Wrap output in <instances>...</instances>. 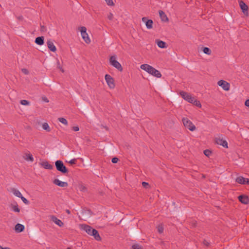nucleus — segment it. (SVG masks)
<instances>
[{
  "mask_svg": "<svg viewBox=\"0 0 249 249\" xmlns=\"http://www.w3.org/2000/svg\"><path fill=\"white\" fill-rule=\"evenodd\" d=\"M79 29L82 37L84 41L87 44L90 43V39L87 33V28L83 26L80 27Z\"/></svg>",
  "mask_w": 249,
  "mask_h": 249,
  "instance_id": "5",
  "label": "nucleus"
},
{
  "mask_svg": "<svg viewBox=\"0 0 249 249\" xmlns=\"http://www.w3.org/2000/svg\"><path fill=\"white\" fill-rule=\"evenodd\" d=\"M118 159L117 158H113L111 160V161L113 163H116L118 161Z\"/></svg>",
  "mask_w": 249,
  "mask_h": 249,
  "instance_id": "37",
  "label": "nucleus"
},
{
  "mask_svg": "<svg viewBox=\"0 0 249 249\" xmlns=\"http://www.w3.org/2000/svg\"><path fill=\"white\" fill-rule=\"evenodd\" d=\"M41 166L47 169H52L53 168V165L50 164L48 161H44L41 163Z\"/></svg>",
  "mask_w": 249,
  "mask_h": 249,
  "instance_id": "21",
  "label": "nucleus"
},
{
  "mask_svg": "<svg viewBox=\"0 0 249 249\" xmlns=\"http://www.w3.org/2000/svg\"><path fill=\"white\" fill-rule=\"evenodd\" d=\"M42 128L47 132H50L51 130L49 124L47 123H44L42 124Z\"/></svg>",
  "mask_w": 249,
  "mask_h": 249,
  "instance_id": "26",
  "label": "nucleus"
},
{
  "mask_svg": "<svg viewBox=\"0 0 249 249\" xmlns=\"http://www.w3.org/2000/svg\"><path fill=\"white\" fill-rule=\"evenodd\" d=\"M142 21L145 23L146 28L148 29H151L153 28V22L151 19H148L147 18L143 17L142 18Z\"/></svg>",
  "mask_w": 249,
  "mask_h": 249,
  "instance_id": "12",
  "label": "nucleus"
},
{
  "mask_svg": "<svg viewBox=\"0 0 249 249\" xmlns=\"http://www.w3.org/2000/svg\"><path fill=\"white\" fill-rule=\"evenodd\" d=\"M20 104L22 105H29V102L26 100H22L20 101Z\"/></svg>",
  "mask_w": 249,
  "mask_h": 249,
  "instance_id": "34",
  "label": "nucleus"
},
{
  "mask_svg": "<svg viewBox=\"0 0 249 249\" xmlns=\"http://www.w3.org/2000/svg\"><path fill=\"white\" fill-rule=\"evenodd\" d=\"M72 129L74 131H78L79 130V127L78 126H74L72 127Z\"/></svg>",
  "mask_w": 249,
  "mask_h": 249,
  "instance_id": "38",
  "label": "nucleus"
},
{
  "mask_svg": "<svg viewBox=\"0 0 249 249\" xmlns=\"http://www.w3.org/2000/svg\"><path fill=\"white\" fill-rule=\"evenodd\" d=\"M239 4L242 12L245 15L248 16V6L242 0L239 1Z\"/></svg>",
  "mask_w": 249,
  "mask_h": 249,
  "instance_id": "10",
  "label": "nucleus"
},
{
  "mask_svg": "<svg viewBox=\"0 0 249 249\" xmlns=\"http://www.w3.org/2000/svg\"><path fill=\"white\" fill-rule=\"evenodd\" d=\"M217 85L224 90L228 91L230 88V84L226 81L220 80L217 82Z\"/></svg>",
  "mask_w": 249,
  "mask_h": 249,
  "instance_id": "9",
  "label": "nucleus"
},
{
  "mask_svg": "<svg viewBox=\"0 0 249 249\" xmlns=\"http://www.w3.org/2000/svg\"><path fill=\"white\" fill-rule=\"evenodd\" d=\"M35 42L39 45H42L44 44V37L39 36L36 38Z\"/></svg>",
  "mask_w": 249,
  "mask_h": 249,
  "instance_id": "23",
  "label": "nucleus"
},
{
  "mask_svg": "<svg viewBox=\"0 0 249 249\" xmlns=\"http://www.w3.org/2000/svg\"><path fill=\"white\" fill-rule=\"evenodd\" d=\"M76 159H71L70 161H69V163H71V164H75V162H76Z\"/></svg>",
  "mask_w": 249,
  "mask_h": 249,
  "instance_id": "41",
  "label": "nucleus"
},
{
  "mask_svg": "<svg viewBox=\"0 0 249 249\" xmlns=\"http://www.w3.org/2000/svg\"><path fill=\"white\" fill-rule=\"evenodd\" d=\"M113 14L111 13H109V14L107 16V18L109 20H112L113 19Z\"/></svg>",
  "mask_w": 249,
  "mask_h": 249,
  "instance_id": "39",
  "label": "nucleus"
},
{
  "mask_svg": "<svg viewBox=\"0 0 249 249\" xmlns=\"http://www.w3.org/2000/svg\"><path fill=\"white\" fill-rule=\"evenodd\" d=\"M21 71H22V72L23 73H24V74H29V71H28V70L27 69H22Z\"/></svg>",
  "mask_w": 249,
  "mask_h": 249,
  "instance_id": "40",
  "label": "nucleus"
},
{
  "mask_svg": "<svg viewBox=\"0 0 249 249\" xmlns=\"http://www.w3.org/2000/svg\"><path fill=\"white\" fill-rule=\"evenodd\" d=\"M55 166L56 169L61 172L63 174H66L68 172V170L64 165L62 161L58 160H56L55 162Z\"/></svg>",
  "mask_w": 249,
  "mask_h": 249,
  "instance_id": "3",
  "label": "nucleus"
},
{
  "mask_svg": "<svg viewBox=\"0 0 249 249\" xmlns=\"http://www.w3.org/2000/svg\"><path fill=\"white\" fill-rule=\"evenodd\" d=\"M1 249H11L9 248H8V247H6V248H2V247Z\"/></svg>",
  "mask_w": 249,
  "mask_h": 249,
  "instance_id": "45",
  "label": "nucleus"
},
{
  "mask_svg": "<svg viewBox=\"0 0 249 249\" xmlns=\"http://www.w3.org/2000/svg\"><path fill=\"white\" fill-rule=\"evenodd\" d=\"M11 207L13 211L18 213L20 212V209L18 208V205L17 204L16 205H12Z\"/></svg>",
  "mask_w": 249,
  "mask_h": 249,
  "instance_id": "27",
  "label": "nucleus"
},
{
  "mask_svg": "<svg viewBox=\"0 0 249 249\" xmlns=\"http://www.w3.org/2000/svg\"><path fill=\"white\" fill-rule=\"evenodd\" d=\"M158 231L160 233H162L164 231L163 226L162 224L159 225L157 227Z\"/></svg>",
  "mask_w": 249,
  "mask_h": 249,
  "instance_id": "31",
  "label": "nucleus"
},
{
  "mask_svg": "<svg viewBox=\"0 0 249 249\" xmlns=\"http://www.w3.org/2000/svg\"><path fill=\"white\" fill-rule=\"evenodd\" d=\"M236 182L240 184H249V179L239 176L236 178Z\"/></svg>",
  "mask_w": 249,
  "mask_h": 249,
  "instance_id": "11",
  "label": "nucleus"
},
{
  "mask_svg": "<svg viewBox=\"0 0 249 249\" xmlns=\"http://www.w3.org/2000/svg\"><path fill=\"white\" fill-rule=\"evenodd\" d=\"M132 249H143L142 246L139 244H134L132 246Z\"/></svg>",
  "mask_w": 249,
  "mask_h": 249,
  "instance_id": "32",
  "label": "nucleus"
},
{
  "mask_svg": "<svg viewBox=\"0 0 249 249\" xmlns=\"http://www.w3.org/2000/svg\"><path fill=\"white\" fill-rule=\"evenodd\" d=\"M179 94L181 97L190 103H193L194 97H192L191 95L186 92L181 91L180 92Z\"/></svg>",
  "mask_w": 249,
  "mask_h": 249,
  "instance_id": "7",
  "label": "nucleus"
},
{
  "mask_svg": "<svg viewBox=\"0 0 249 249\" xmlns=\"http://www.w3.org/2000/svg\"><path fill=\"white\" fill-rule=\"evenodd\" d=\"M66 249H71V248H70V247H68V248H67Z\"/></svg>",
  "mask_w": 249,
  "mask_h": 249,
  "instance_id": "49",
  "label": "nucleus"
},
{
  "mask_svg": "<svg viewBox=\"0 0 249 249\" xmlns=\"http://www.w3.org/2000/svg\"><path fill=\"white\" fill-rule=\"evenodd\" d=\"M107 3V4L109 6H113L114 5V3L112 0H105Z\"/></svg>",
  "mask_w": 249,
  "mask_h": 249,
  "instance_id": "33",
  "label": "nucleus"
},
{
  "mask_svg": "<svg viewBox=\"0 0 249 249\" xmlns=\"http://www.w3.org/2000/svg\"><path fill=\"white\" fill-rule=\"evenodd\" d=\"M245 105L246 106L249 107V99H248L245 101Z\"/></svg>",
  "mask_w": 249,
  "mask_h": 249,
  "instance_id": "42",
  "label": "nucleus"
},
{
  "mask_svg": "<svg viewBox=\"0 0 249 249\" xmlns=\"http://www.w3.org/2000/svg\"><path fill=\"white\" fill-rule=\"evenodd\" d=\"M85 189V188L84 187H82V190Z\"/></svg>",
  "mask_w": 249,
  "mask_h": 249,
  "instance_id": "48",
  "label": "nucleus"
},
{
  "mask_svg": "<svg viewBox=\"0 0 249 249\" xmlns=\"http://www.w3.org/2000/svg\"><path fill=\"white\" fill-rule=\"evenodd\" d=\"M105 78L109 88L111 89H114L115 84L114 79L109 74H106Z\"/></svg>",
  "mask_w": 249,
  "mask_h": 249,
  "instance_id": "6",
  "label": "nucleus"
},
{
  "mask_svg": "<svg viewBox=\"0 0 249 249\" xmlns=\"http://www.w3.org/2000/svg\"><path fill=\"white\" fill-rule=\"evenodd\" d=\"M182 122L184 126L189 130L193 131L196 130V127L193 123L187 118H182Z\"/></svg>",
  "mask_w": 249,
  "mask_h": 249,
  "instance_id": "4",
  "label": "nucleus"
},
{
  "mask_svg": "<svg viewBox=\"0 0 249 249\" xmlns=\"http://www.w3.org/2000/svg\"><path fill=\"white\" fill-rule=\"evenodd\" d=\"M217 144L223 146L224 147H228V143L226 141L221 139H217L216 140Z\"/></svg>",
  "mask_w": 249,
  "mask_h": 249,
  "instance_id": "18",
  "label": "nucleus"
},
{
  "mask_svg": "<svg viewBox=\"0 0 249 249\" xmlns=\"http://www.w3.org/2000/svg\"><path fill=\"white\" fill-rule=\"evenodd\" d=\"M109 63L111 66L117 69L120 71H123V68L121 64L116 60V56L115 55L111 56L110 57Z\"/></svg>",
  "mask_w": 249,
  "mask_h": 249,
  "instance_id": "2",
  "label": "nucleus"
},
{
  "mask_svg": "<svg viewBox=\"0 0 249 249\" xmlns=\"http://www.w3.org/2000/svg\"><path fill=\"white\" fill-rule=\"evenodd\" d=\"M45 101L46 102H49V101H48V100H47V99H45Z\"/></svg>",
  "mask_w": 249,
  "mask_h": 249,
  "instance_id": "47",
  "label": "nucleus"
},
{
  "mask_svg": "<svg viewBox=\"0 0 249 249\" xmlns=\"http://www.w3.org/2000/svg\"><path fill=\"white\" fill-rule=\"evenodd\" d=\"M24 229V226L19 223L17 224L15 227V230L17 233H19L23 231Z\"/></svg>",
  "mask_w": 249,
  "mask_h": 249,
  "instance_id": "16",
  "label": "nucleus"
},
{
  "mask_svg": "<svg viewBox=\"0 0 249 249\" xmlns=\"http://www.w3.org/2000/svg\"><path fill=\"white\" fill-rule=\"evenodd\" d=\"M79 227L81 230L85 231L89 235H91L93 231L94 230L91 226L86 224H80Z\"/></svg>",
  "mask_w": 249,
  "mask_h": 249,
  "instance_id": "8",
  "label": "nucleus"
},
{
  "mask_svg": "<svg viewBox=\"0 0 249 249\" xmlns=\"http://www.w3.org/2000/svg\"><path fill=\"white\" fill-rule=\"evenodd\" d=\"M53 183L54 184H55L57 186H59L60 187H67L68 186V184L67 182H64V181H60L58 179H55L53 181Z\"/></svg>",
  "mask_w": 249,
  "mask_h": 249,
  "instance_id": "13",
  "label": "nucleus"
},
{
  "mask_svg": "<svg viewBox=\"0 0 249 249\" xmlns=\"http://www.w3.org/2000/svg\"><path fill=\"white\" fill-rule=\"evenodd\" d=\"M58 121L65 125H68V123L67 120L64 118L60 117L58 119Z\"/></svg>",
  "mask_w": 249,
  "mask_h": 249,
  "instance_id": "29",
  "label": "nucleus"
},
{
  "mask_svg": "<svg viewBox=\"0 0 249 249\" xmlns=\"http://www.w3.org/2000/svg\"><path fill=\"white\" fill-rule=\"evenodd\" d=\"M2 247L0 246V249H1Z\"/></svg>",
  "mask_w": 249,
  "mask_h": 249,
  "instance_id": "50",
  "label": "nucleus"
},
{
  "mask_svg": "<svg viewBox=\"0 0 249 249\" xmlns=\"http://www.w3.org/2000/svg\"><path fill=\"white\" fill-rule=\"evenodd\" d=\"M142 185L144 187H146L148 185V183L146 182H142Z\"/></svg>",
  "mask_w": 249,
  "mask_h": 249,
  "instance_id": "43",
  "label": "nucleus"
},
{
  "mask_svg": "<svg viewBox=\"0 0 249 249\" xmlns=\"http://www.w3.org/2000/svg\"><path fill=\"white\" fill-rule=\"evenodd\" d=\"M204 154L207 157L209 156L211 154V152L209 150H206L204 151Z\"/></svg>",
  "mask_w": 249,
  "mask_h": 249,
  "instance_id": "36",
  "label": "nucleus"
},
{
  "mask_svg": "<svg viewBox=\"0 0 249 249\" xmlns=\"http://www.w3.org/2000/svg\"><path fill=\"white\" fill-rule=\"evenodd\" d=\"M203 244L206 246H208L209 245V243L206 240H204L203 241Z\"/></svg>",
  "mask_w": 249,
  "mask_h": 249,
  "instance_id": "44",
  "label": "nucleus"
},
{
  "mask_svg": "<svg viewBox=\"0 0 249 249\" xmlns=\"http://www.w3.org/2000/svg\"><path fill=\"white\" fill-rule=\"evenodd\" d=\"M19 198H20L21 199V200H22V201L26 204H27L29 203V201L26 199L24 197H23L22 196V195L21 196V197H20Z\"/></svg>",
  "mask_w": 249,
  "mask_h": 249,
  "instance_id": "35",
  "label": "nucleus"
},
{
  "mask_svg": "<svg viewBox=\"0 0 249 249\" xmlns=\"http://www.w3.org/2000/svg\"><path fill=\"white\" fill-rule=\"evenodd\" d=\"M140 68L142 70L146 71L149 74L156 77L157 78H160L161 77V74L160 71L156 70L151 66L147 64H143L141 65Z\"/></svg>",
  "mask_w": 249,
  "mask_h": 249,
  "instance_id": "1",
  "label": "nucleus"
},
{
  "mask_svg": "<svg viewBox=\"0 0 249 249\" xmlns=\"http://www.w3.org/2000/svg\"><path fill=\"white\" fill-rule=\"evenodd\" d=\"M66 212H67V213H69H69H70V211L69 210H67L66 211Z\"/></svg>",
  "mask_w": 249,
  "mask_h": 249,
  "instance_id": "46",
  "label": "nucleus"
},
{
  "mask_svg": "<svg viewBox=\"0 0 249 249\" xmlns=\"http://www.w3.org/2000/svg\"><path fill=\"white\" fill-rule=\"evenodd\" d=\"M159 15H160V18L161 21L165 22H168L169 19H168L167 15L164 13V12H163L162 10H160L159 11Z\"/></svg>",
  "mask_w": 249,
  "mask_h": 249,
  "instance_id": "15",
  "label": "nucleus"
},
{
  "mask_svg": "<svg viewBox=\"0 0 249 249\" xmlns=\"http://www.w3.org/2000/svg\"><path fill=\"white\" fill-rule=\"evenodd\" d=\"M192 104H194V105L196 106L197 107H201V105L200 102L196 99L195 98L194 99V101H193V103Z\"/></svg>",
  "mask_w": 249,
  "mask_h": 249,
  "instance_id": "28",
  "label": "nucleus"
},
{
  "mask_svg": "<svg viewBox=\"0 0 249 249\" xmlns=\"http://www.w3.org/2000/svg\"><path fill=\"white\" fill-rule=\"evenodd\" d=\"M11 190L14 195L18 197H20L21 196L22 194L18 190L15 188H12Z\"/></svg>",
  "mask_w": 249,
  "mask_h": 249,
  "instance_id": "25",
  "label": "nucleus"
},
{
  "mask_svg": "<svg viewBox=\"0 0 249 249\" xmlns=\"http://www.w3.org/2000/svg\"><path fill=\"white\" fill-rule=\"evenodd\" d=\"M203 51L204 53L209 55L211 54L212 53L211 50L208 47H204L203 48Z\"/></svg>",
  "mask_w": 249,
  "mask_h": 249,
  "instance_id": "30",
  "label": "nucleus"
},
{
  "mask_svg": "<svg viewBox=\"0 0 249 249\" xmlns=\"http://www.w3.org/2000/svg\"><path fill=\"white\" fill-rule=\"evenodd\" d=\"M239 200L243 204H247L249 203V198L246 195H240L238 196Z\"/></svg>",
  "mask_w": 249,
  "mask_h": 249,
  "instance_id": "14",
  "label": "nucleus"
},
{
  "mask_svg": "<svg viewBox=\"0 0 249 249\" xmlns=\"http://www.w3.org/2000/svg\"><path fill=\"white\" fill-rule=\"evenodd\" d=\"M156 43H157L158 46L159 48H167L166 43L163 41H161L160 40H157Z\"/></svg>",
  "mask_w": 249,
  "mask_h": 249,
  "instance_id": "22",
  "label": "nucleus"
},
{
  "mask_svg": "<svg viewBox=\"0 0 249 249\" xmlns=\"http://www.w3.org/2000/svg\"><path fill=\"white\" fill-rule=\"evenodd\" d=\"M47 45L48 48L51 50V51L53 52H55L56 50V47L54 46L53 43L51 41H48L47 42Z\"/></svg>",
  "mask_w": 249,
  "mask_h": 249,
  "instance_id": "20",
  "label": "nucleus"
},
{
  "mask_svg": "<svg viewBox=\"0 0 249 249\" xmlns=\"http://www.w3.org/2000/svg\"><path fill=\"white\" fill-rule=\"evenodd\" d=\"M52 220L58 226L61 227L64 225L63 222L60 219H58L56 217L53 216Z\"/></svg>",
  "mask_w": 249,
  "mask_h": 249,
  "instance_id": "17",
  "label": "nucleus"
},
{
  "mask_svg": "<svg viewBox=\"0 0 249 249\" xmlns=\"http://www.w3.org/2000/svg\"><path fill=\"white\" fill-rule=\"evenodd\" d=\"M24 158L25 160L27 161H31L32 162L34 161V158L30 153H26L25 154Z\"/></svg>",
  "mask_w": 249,
  "mask_h": 249,
  "instance_id": "24",
  "label": "nucleus"
},
{
  "mask_svg": "<svg viewBox=\"0 0 249 249\" xmlns=\"http://www.w3.org/2000/svg\"><path fill=\"white\" fill-rule=\"evenodd\" d=\"M92 233L91 234V236H94V238L96 240L98 241H101V237H100L98 231L94 229Z\"/></svg>",
  "mask_w": 249,
  "mask_h": 249,
  "instance_id": "19",
  "label": "nucleus"
}]
</instances>
